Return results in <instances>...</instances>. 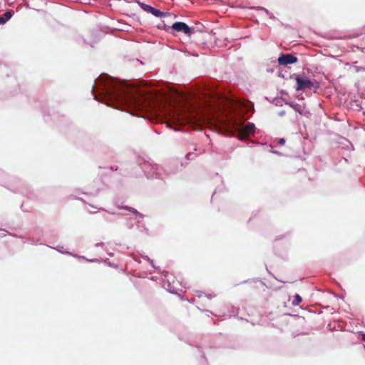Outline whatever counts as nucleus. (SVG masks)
<instances>
[{
	"instance_id": "1",
	"label": "nucleus",
	"mask_w": 365,
	"mask_h": 365,
	"mask_svg": "<svg viewBox=\"0 0 365 365\" xmlns=\"http://www.w3.org/2000/svg\"><path fill=\"white\" fill-rule=\"evenodd\" d=\"M95 87L105 103L115 108L134 114L138 110H147L150 106L147 96L139 93L137 88H128L110 76L100 77Z\"/></svg>"
},
{
	"instance_id": "2",
	"label": "nucleus",
	"mask_w": 365,
	"mask_h": 365,
	"mask_svg": "<svg viewBox=\"0 0 365 365\" xmlns=\"http://www.w3.org/2000/svg\"><path fill=\"white\" fill-rule=\"evenodd\" d=\"M168 115L171 120L181 124L187 122L189 118L187 113L175 109H170L168 112Z\"/></svg>"
},
{
	"instance_id": "3",
	"label": "nucleus",
	"mask_w": 365,
	"mask_h": 365,
	"mask_svg": "<svg viewBox=\"0 0 365 365\" xmlns=\"http://www.w3.org/2000/svg\"><path fill=\"white\" fill-rule=\"evenodd\" d=\"M297 83V91H304L314 87V83L309 79L302 78L299 75H296L294 78Z\"/></svg>"
},
{
	"instance_id": "4",
	"label": "nucleus",
	"mask_w": 365,
	"mask_h": 365,
	"mask_svg": "<svg viewBox=\"0 0 365 365\" xmlns=\"http://www.w3.org/2000/svg\"><path fill=\"white\" fill-rule=\"evenodd\" d=\"M137 2L143 11H145L148 13H150L156 17L161 18L163 16H166V13H164L157 9H155L150 5L145 4L144 3H141L140 1H137Z\"/></svg>"
},
{
	"instance_id": "5",
	"label": "nucleus",
	"mask_w": 365,
	"mask_h": 365,
	"mask_svg": "<svg viewBox=\"0 0 365 365\" xmlns=\"http://www.w3.org/2000/svg\"><path fill=\"white\" fill-rule=\"evenodd\" d=\"M279 65L285 66L294 63L297 61V58L290 53L282 54L277 59Z\"/></svg>"
},
{
	"instance_id": "6",
	"label": "nucleus",
	"mask_w": 365,
	"mask_h": 365,
	"mask_svg": "<svg viewBox=\"0 0 365 365\" xmlns=\"http://www.w3.org/2000/svg\"><path fill=\"white\" fill-rule=\"evenodd\" d=\"M172 29L177 31H182L185 34L190 36L192 33V29L183 22H175L173 24Z\"/></svg>"
},
{
	"instance_id": "7",
	"label": "nucleus",
	"mask_w": 365,
	"mask_h": 365,
	"mask_svg": "<svg viewBox=\"0 0 365 365\" xmlns=\"http://www.w3.org/2000/svg\"><path fill=\"white\" fill-rule=\"evenodd\" d=\"M13 11H8L4 13L0 16V24H4L7 21H9L13 16Z\"/></svg>"
},
{
	"instance_id": "8",
	"label": "nucleus",
	"mask_w": 365,
	"mask_h": 365,
	"mask_svg": "<svg viewBox=\"0 0 365 365\" xmlns=\"http://www.w3.org/2000/svg\"><path fill=\"white\" fill-rule=\"evenodd\" d=\"M255 130V126L253 123H248L243 128V132L246 135L253 133Z\"/></svg>"
},
{
	"instance_id": "9",
	"label": "nucleus",
	"mask_w": 365,
	"mask_h": 365,
	"mask_svg": "<svg viewBox=\"0 0 365 365\" xmlns=\"http://www.w3.org/2000/svg\"><path fill=\"white\" fill-rule=\"evenodd\" d=\"M292 108L297 112H298L299 114L302 115L303 110L301 108V106L298 104H292Z\"/></svg>"
},
{
	"instance_id": "10",
	"label": "nucleus",
	"mask_w": 365,
	"mask_h": 365,
	"mask_svg": "<svg viewBox=\"0 0 365 365\" xmlns=\"http://www.w3.org/2000/svg\"><path fill=\"white\" fill-rule=\"evenodd\" d=\"M302 302V297L299 294H296L294 296V299L292 301V304L294 306L298 305Z\"/></svg>"
},
{
	"instance_id": "11",
	"label": "nucleus",
	"mask_w": 365,
	"mask_h": 365,
	"mask_svg": "<svg viewBox=\"0 0 365 365\" xmlns=\"http://www.w3.org/2000/svg\"><path fill=\"white\" fill-rule=\"evenodd\" d=\"M354 68L356 72H360V71L364 72L365 71V67L355 66Z\"/></svg>"
},
{
	"instance_id": "12",
	"label": "nucleus",
	"mask_w": 365,
	"mask_h": 365,
	"mask_svg": "<svg viewBox=\"0 0 365 365\" xmlns=\"http://www.w3.org/2000/svg\"><path fill=\"white\" fill-rule=\"evenodd\" d=\"M284 143H285L284 139L282 138V139H280V140H279V143H280V144L284 145Z\"/></svg>"
},
{
	"instance_id": "13",
	"label": "nucleus",
	"mask_w": 365,
	"mask_h": 365,
	"mask_svg": "<svg viewBox=\"0 0 365 365\" xmlns=\"http://www.w3.org/2000/svg\"><path fill=\"white\" fill-rule=\"evenodd\" d=\"M361 339H362L364 341H365V334H363L361 335Z\"/></svg>"
}]
</instances>
